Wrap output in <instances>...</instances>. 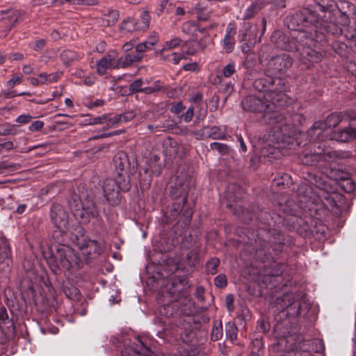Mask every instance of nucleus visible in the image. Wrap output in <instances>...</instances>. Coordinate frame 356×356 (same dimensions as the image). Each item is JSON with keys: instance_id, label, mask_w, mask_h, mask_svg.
Instances as JSON below:
<instances>
[{"instance_id": "40", "label": "nucleus", "mask_w": 356, "mask_h": 356, "mask_svg": "<svg viewBox=\"0 0 356 356\" xmlns=\"http://www.w3.org/2000/svg\"><path fill=\"white\" fill-rule=\"evenodd\" d=\"M15 128V125L10 124L0 127V136L15 135L16 134Z\"/></svg>"}, {"instance_id": "43", "label": "nucleus", "mask_w": 356, "mask_h": 356, "mask_svg": "<svg viewBox=\"0 0 356 356\" xmlns=\"http://www.w3.org/2000/svg\"><path fill=\"white\" fill-rule=\"evenodd\" d=\"M246 54L247 56L243 62V66L244 67L249 69L254 65V64L256 63V59L254 54L249 53V51Z\"/></svg>"}, {"instance_id": "2", "label": "nucleus", "mask_w": 356, "mask_h": 356, "mask_svg": "<svg viewBox=\"0 0 356 356\" xmlns=\"http://www.w3.org/2000/svg\"><path fill=\"white\" fill-rule=\"evenodd\" d=\"M326 1L325 3V0H322V3H319L320 13L304 9L296 13L291 17V21L298 26H308L309 24H311L316 28V32L318 29L322 34L330 32L334 33L332 30V27H334V17L330 10L332 6V1L331 0Z\"/></svg>"}, {"instance_id": "1", "label": "nucleus", "mask_w": 356, "mask_h": 356, "mask_svg": "<svg viewBox=\"0 0 356 356\" xmlns=\"http://www.w3.org/2000/svg\"><path fill=\"white\" fill-rule=\"evenodd\" d=\"M241 104L244 111L263 113L265 122L272 127L268 135L270 142L279 143L290 136L291 127L277 110L282 104L269 98L264 99L262 93H259L246 96Z\"/></svg>"}, {"instance_id": "34", "label": "nucleus", "mask_w": 356, "mask_h": 356, "mask_svg": "<svg viewBox=\"0 0 356 356\" xmlns=\"http://www.w3.org/2000/svg\"><path fill=\"white\" fill-rule=\"evenodd\" d=\"M164 90V87L161 84L160 81H156L154 83L152 86L145 87L142 90V92L149 95Z\"/></svg>"}, {"instance_id": "5", "label": "nucleus", "mask_w": 356, "mask_h": 356, "mask_svg": "<svg viewBox=\"0 0 356 356\" xmlns=\"http://www.w3.org/2000/svg\"><path fill=\"white\" fill-rule=\"evenodd\" d=\"M342 121L341 114L333 113L327 116L325 121L315 122L312 127L307 131L309 140H321L322 134L327 128H334L339 125Z\"/></svg>"}, {"instance_id": "22", "label": "nucleus", "mask_w": 356, "mask_h": 356, "mask_svg": "<svg viewBox=\"0 0 356 356\" xmlns=\"http://www.w3.org/2000/svg\"><path fill=\"white\" fill-rule=\"evenodd\" d=\"M159 55L164 61L175 65L178 64L182 58H185L183 54L170 52L169 51H163L162 49L160 50Z\"/></svg>"}, {"instance_id": "31", "label": "nucleus", "mask_w": 356, "mask_h": 356, "mask_svg": "<svg viewBox=\"0 0 356 356\" xmlns=\"http://www.w3.org/2000/svg\"><path fill=\"white\" fill-rule=\"evenodd\" d=\"M208 136L215 140L224 139L225 131L218 127H212L209 128Z\"/></svg>"}, {"instance_id": "51", "label": "nucleus", "mask_w": 356, "mask_h": 356, "mask_svg": "<svg viewBox=\"0 0 356 356\" xmlns=\"http://www.w3.org/2000/svg\"><path fill=\"white\" fill-rule=\"evenodd\" d=\"M194 114V108L193 106L189 107L186 113L182 115L184 122H189L193 117Z\"/></svg>"}, {"instance_id": "59", "label": "nucleus", "mask_w": 356, "mask_h": 356, "mask_svg": "<svg viewBox=\"0 0 356 356\" xmlns=\"http://www.w3.org/2000/svg\"><path fill=\"white\" fill-rule=\"evenodd\" d=\"M259 328L262 332H267L270 330L269 323L264 319L259 321Z\"/></svg>"}, {"instance_id": "9", "label": "nucleus", "mask_w": 356, "mask_h": 356, "mask_svg": "<svg viewBox=\"0 0 356 356\" xmlns=\"http://www.w3.org/2000/svg\"><path fill=\"white\" fill-rule=\"evenodd\" d=\"M76 245L86 260L100 254L104 250V245L95 240L87 239L83 236L76 237Z\"/></svg>"}, {"instance_id": "26", "label": "nucleus", "mask_w": 356, "mask_h": 356, "mask_svg": "<svg viewBox=\"0 0 356 356\" xmlns=\"http://www.w3.org/2000/svg\"><path fill=\"white\" fill-rule=\"evenodd\" d=\"M119 30L122 34L136 31L134 19L131 17L124 19L119 25Z\"/></svg>"}, {"instance_id": "55", "label": "nucleus", "mask_w": 356, "mask_h": 356, "mask_svg": "<svg viewBox=\"0 0 356 356\" xmlns=\"http://www.w3.org/2000/svg\"><path fill=\"white\" fill-rule=\"evenodd\" d=\"M226 307L229 312L234 310V296L232 294H228L225 298Z\"/></svg>"}, {"instance_id": "11", "label": "nucleus", "mask_w": 356, "mask_h": 356, "mask_svg": "<svg viewBox=\"0 0 356 356\" xmlns=\"http://www.w3.org/2000/svg\"><path fill=\"white\" fill-rule=\"evenodd\" d=\"M26 13L20 9L8 8L0 10V22H3L10 27L24 19Z\"/></svg>"}, {"instance_id": "60", "label": "nucleus", "mask_w": 356, "mask_h": 356, "mask_svg": "<svg viewBox=\"0 0 356 356\" xmlns=\"http://www.w3.org/2000/svg\"><path fill=\"white\" fill-rule=\"evenodd\" d=\"M204 289L202 286H197L195 290V296L198 301L204 300Z\"/></svg>"}, {"instance_id": "38", "label": "nucleus", "mask_w": 356, "mask_h": 356, "mask_svg": "<svg viewBox=\"0 0 356 356\" xmlns=\"http://www.w3.org/2000/svg\"><path fill=\"white\" fill-rule=\"evenodd\" d=\"M134 117V115L131 112H127L124 114H120L117 116H115L114 118H113V122H128L133 119Z\"/></svg>"}, {"instance_id": "33", "label": "nucleus", "mask_w": 356, "mask_h": 356, "mask_svg": "<svg viewBox=\"0 0 356 356\" xmlns=\"http://www.w3.org/2000/svg\"><path fill=\"white\" fill-rule=\"evenodd\" d=\"M220 264V260L216 258L213 257L211 259L206 265L207 267V272L211 275H214L218 271V267Z\"/></svg>"}, {"instance_id": "44", "label": "nucleus", "mask_w": 356, "mask_h": 356, "mask_svg": "<svg viewBox=\"0 0 356 356\" xmlns=\"http://www.w3.org/2000/svg\"><path fill=\"white\" fill-rule=\"evenodd\" d=\"M227 280L226 276L223 274H220L214 279V284L217 287L223 288L227 286Z\"/></svg>"}, {"instance_id": "63", "label": "nucleus", "mask_w": 356, "mask_h": 356, "mask_svg": "<svg viewBox=\"0 0 356 356\" xmlns=\"http://www.w3.org/2000/svg\"><path fill=\"white\" fill-rule=\"evenodd\" d=\"M149 42V44H152L154 46L159 41L158 35L156 33H152L149 37L147 40Z\"/></svg>"}, {"instance_id": "21", "label": "nucleus", "mask_w": 356, "mask_h": 356, "mask_svg": "<svg viewBox=\"0 0 356 356\" xmlns=\"http://www.w3.org/2000/svg\"><path fill=\"white\" fill-rule=\"evenodd\" d=\"M151 16L147 10H143L140 15V19L135 21L136 31H146L149 27Z\"/></svg>"}, {"instance_id": "32", "label": "nucleus", "mask_w": 356, "mask_h": 356, "mask_svg": "<svg viewBox=\"0 0 356 356\" xmlns=\"http://www.w3.org/2000/svg\"><path fill=\"white\" fill-rule=\"evenodd\" d=\"M226 337L232 341L237 338V327L234 323L229 322L225 325Z\"/></svg>"}, {"instance_id": "17", "label": "nucleus", "mask_w": 356, "mask_h": 356, "mask_svg": "<svg viewBox=\"0 0 356 356\" xmlns=\"http://www.w3.org/2000/svg\"><path fill=\"white\" fill-rule=\"evenodd\" d=\"M181 30L182 32L188 35L192 40H197L199 34H204L205 29L200 28L196 23L188 21L182 24Z\"/></svg>"}, {"instance_id": "56", "label": "nucleus", "mask_w": 356, "mask_h": 356, "mask_svg": "<svg viewBox=\"0 0 356 356\" xmlns=\"http://www.w3.org/2000/svg\"><path fill=\"white\" fill-rule=\"evenodd\" d=\"M106 182H109V180H106L104 182V184H103V192H104V195L105 197V198L109 201L110 200V195H111V189L109 186V184H106Z\"/></svg>"}, {"instance_id": "13", "label": "nucleus", "mask_w": 356, "mask_h": 356, "mask_svg": "<svg viewBox=\"0 0 356 356\" xmlns=\"http://www.w3.org/2000/svg\"><path fill=\"white\" fill-rule=\"evenodd\" d=\"M297 51L299 52V59L304 64H307V62L318 63L322 58V54L320 52L309 46L300 44Z\"/></svg>"}, {"instance_id": "45", "label": "nucleus", "mask_w": 356, "mask_h": 356, "mask_svg": "<svg viewBox=\"0 0 356 356\" xmlns=\"http://www.w3.org/2000/svg\"><path fill=\"white\" fill-rule=\"evenodd\" d=\"M210 42V38L204 35L203 37L198 40L197 44L200 49L204 50L209 45Z\"/></svg>"}, {"instance_id": "50", "label": "nucleus", "mask_w": 356, "mask_h": 356, "mask_svg": "<svg viewBox=\"0 0 356 356\" xmlns=\"http://www.w3.org/2000/svg\"><path fill=\"white\" fill-rule=\"evenodd\" d=\"M32 118V116L29 114H22L18 116L15 121L19 124H26L29 123Z\"/></svg>"}, {"instance_id": "10", "label": "nucleus", "mask_w": 356, "mask_h": 356, "mask_svg": "<svg viewBox=\"0 0 356 356\" xmlns=\"http://www.w3.org/2000/svg\"><path fill=\"white\" fill-rule=\"evenodd\" d=\"M117 159L120 160L118 164H116L118 172L117 177L115 178V183L118 191H127L129 190L130 184L128 177L124 172V168L127 161V156L124 152H119L114 156V161L117 163Z\"/></svg>"}, {"instance_id": "15", "label": "nucleus", "mask_w": 356, "mask_h": 356, "mask_svg": "<svg viewBox=\"0 0 356 356\" xmlns=\"http://www.w3.org/2000/svg\"><path fill=\"white\" fill-rule=\"evenodd\" d=\"M11 263V250L7 239L4 236L0 237V266L2 268L8 267Z\"/></svg>"}, {"instance_id": "35", "label": "nucleus", "mask_w": 356, "mask_h": 356, "mask_svg": "<svg viewBox=\"0 0 356 356\" xmlns=\"http://www.w3.org/2000/svg\"><path fill=\"white\" fill-rule=\"evenodd\" d=\"M222 337V323H216L213 326L211 337L213 341H218Z\"/></svg>"}, {"instance_id": "23", "label": "nucleus", "mask_w": 356, "mask_h": 356, "mask_svg": "<svg viewBox=\"0 0 356 356\" xmlns=\"http://www.w3.org/2000/svg\"><path fill=\"white\" fill-rule=\"evenodd\" d=\"M97 73L99 75H104L106 71L111 67V56L106 55L97 61Z\"/></svg>"}, {"instance_id": "58", "label": "nucleus", "mask_w": 356, "mask_h": 356, "mask_svg": "<svg viewBox=\"0 0 356 356\" xmlns=\"http://www.w3.org/2000/svg\"><path fill=\"white\" fill-rule=\"evenodd\" d=\"M146 51L145 49L144 48V46L140 43L136 46V54L135 56H140V61L143 58L144 53Z\"/></svg>"}, {"instance_id": "4", "label": "nucleus", "mask_w": 356, "mask_h": 356, "mask_svg": "<svg viewBox=\"0 0 356 356\" xmlns=\"http://www.w3.org/2000/svg\"><path fill=\"white\" fill-rule=\"evenodd\" d=\"M253 87L259 92H263L264 98H269L277 103L282 104L285 97L284 92L286 87L284 81L280 77L268 75L264 72L263 76L256 79L253 82Z\"/></svg>"}, {"instance_id": "27", "label": "nucleus", "mask_w": 356, "mask_h": 356, "mask_svg": "<svg viewBox=\"0 0 356 356\" xmlns=\"http://www.w3.org/2000/svg\"><path fill=\"white\" fill-rule=\"evenodd\" d=\"M178 305L177 303H170L163 305L159 309V312L161 316L166 318H170L177 312Z\"/></svg>"}, {"instance_id": "18", "label": "nucleus", "mask_w": 356, "mask_h": 356, "mask_svg": "<svg viewBox=\"0 0 356 356\" xmlns=\"http://www.w3.org/2000/svg\"><path fill=\"white\" fill-rule=\"evenodd\" d=\"M333 138L339 142H349L356 139V129L349 125L333 134Z\"/></svg>"}, {"instance_id": "62", "label": "nucleus", "mask_w": 356, "mask_h": 356, "mask_svg": "<svg viewBox=\"0 0 356 356\" xmlns=\"http://www.w3.org/2000/svg\"><path fill=\"white\" fill-rule=\"evenodd\" d=\"M22 81V77L21 76H17L13 79H10L7 82V86L9 88H13L15 85L19 84Z\"/></svg>"}, {"instance_id": "29", "label": "nucleus", "mask_w": 356, "mask_h": 356, "mask_svg": "<svg viewBox=\"0 0 356 356\" xmlns=\"http://www.w3.org/2000/svg\"><path fill=\"white\" fill-rule=\"evenodd\" d=\"M180 309L187 316L190 315L195 309L194 303L188 297H184L180 300Z\"/></svg>"}, {"instance_id": "53", "label": "nucleus", "mask_w": 356, "mask_h": 356, "mask_svg": "<svg viewBox=\"0 0 356 356\" xmlns=\"http://www.w3.org/2000/svg\"><path fill=\"white\" fill-rule=\"evenodd\" d=\"M63 72L60 71H57L51 74H48L49 83H50L57 81L60 78Z\"/></svg>"}, {"instance_id": "49", "label": "nucleus", "mask_w": 356, "mask_h": 356, "mask_svg": "<svg viewBox=\"0 0 356 356\" xmlns=\"http://www.w3.org/2000/svg\"><path fill=\"white\" fill-rule=\"evenodd\" d=\"M264 3H272L276 8H284L286 5L284 0H263Z\"/></svg>"}, {"instance_id": "61", "label": "nucleus", "mask_w": 356, "mask_h": 356, "mask_svg": "<svg viewBox=\"0 0 356 356\" xmlns=\"http://www.w3.org/2000/svg\"><path fill=\"white\" fill-rule=\"evenodd\" d=\"M57 0H32L31 4L33 6H40V5H44V4H50L56 3Z\"/></svg>"}, {"instance_id": "16", "label": "nucleus", "mask_w": 356, "mask_h": 356, "mask_svg": "<svg viewBox=\"0 0 356 356\" xmlns=\"http://www.w3.org/2000/svg\"><path fill=\"white\" fill-rule=\"evenodd\" d=\"M96 214V209L92 203L87 207H82L81 209H76L74 213L79 222L83 224L88 222L91 218H95Z\"/></svg>"}, {"instance_id": "12", "label": "nucleus", "mask_w": 356, "mask_h": 356, "mask_svg": "<svg viewBox=\"0 0 356 356\" xmlns=\"http://www.w3.org/2000/svg\"><path fill=\"white\" fill-rule=\"evenodd\" d=\"M337 156V154L336 152L330 151L323 154L321 152H317L304 154L301 157V161L305 165H312L323 159L327 161H331L332 159Z\"/></svg>"}, {"instance_id": "20", "label": "nucleus", "mask_w": 356, "mask_h": 356, "mask_svg": "<svg viewBox=\"0 0 356 356\" xmlns=\"http://www.w3.org/2000/svg\"><path fill=\"white\" fill-rule=\"evenodd\" d=\"M187 186H185L184 182L177 178L175 184L170 186V194L175 198L184 195L183 202L185 203L186 202L185 195L187 193Z\"/></svg>"}, {"instance_id": "8", "label": "nucleus", "mask_w": 356, "mask_h": 356, "mask_svg": "<svg viewBox=\"0 0 356 356\" xmlns=\"http://www.w3.org/2000/svg\"><path fill=\"white\" fill-rule=\"evenodd\" d=\"M258 26L250 22L244 23L239 30L238 40L243 42L241 49L243 53H248L257 42Z\"/></svg>"}, {"instance_id": "46", "label": "nucleus", "mask_w": 356, "mask_h": 356, "mask_svg": "<svg viewBox=\"0 0 356 356\" xmlns=\"http://www.w3.org/2000/svg\"><path fill=\"white\" fill-rule=\"evenodd\" d=\"M44 122L42 121L36 120L33 122L29 127V131L33 132L40 131L44 127Z\"/></svg>"}, {"instance_id": "6", "label": "nucleus", "mask_w": 356, "mask_h": 356, "mask_svg": "<svg viewBox=\"0 0 356 356\" xmlns=\"http://www.w3.org/2000/svg\"><path fill=\"white\" fill-rule=\"evenodd\" d=\"M50 216L56 229L53 236L58 241L68 229V215L64 209L58 204L53 205Z\"/></svg>"}, {"instance_id": "39", "label": "nucleus", "mask_w": 356, "mask_h": 356, "mask_svg": "<svg viewBox=\"0 0 356 356\" xmlns=\"http://www.w3.org/2000/svg\"><path fill=\"white\" fill-rule=\"evenodd\" d=\"M236 72V65L234 62L227 64L222 70V75L224 77H230Z\"/></svg>"}, {"instance_id": "52", "label": "nucleus", "mask_w": 356, "mask_h": 356, "mask_svg": "<svg viewBox=\"0 0 356 356\" xmlns=\"http://www.w3.org/2000/svg\"><path fill=\"white\" fill-rule=\"evenodd\" d=\"M185 109V106L181 102H178L170 107V111L175 114H179Z\"/></svg>"}, {"instance_id": "57", "label": "nucleus", "mask_w": 356, "mask_h": 356, "mask_svg": "<svg viewBox=\"0 0 356 356\" xmlns=\"http://www.w3.org/2000/svg\"><path fill=\"white\" fill-rule=\"evenodd\" d=\"M184 48L186 49V50H184V51L187 55H194L197 52L196 49L193 47L191 42H186Z\"/></svg>"}, {"instance_id": "48", "label": "nucleus", "mask_w": 356, "mask_h": 356, "mask_svg": "<svg viewBox=\"0 0 356 356\" xmlns=\"http://www.w3.org/2000/svg\"><path fill=\"white\" fill-rule=\"evenodd\" d=\"M46 44V40L44 39L37 40L34 42L32 49L34 51H39L42 50Z\"/></svg>"}, {"instance_id": "41", "label": "nucleus", "mask_w": 356, "mask_h": 356, "mask_svg": "<svg viewBox=\"0 0 356 356\" xmlns=\"http://www.w3.org/2000/svg\"><path fill=\"white\" fill-rule=\"evenodd\" d=\"M252 354L254 356H259V352L263 348L262 341L259 339H255L252 341Z\"/></svg>"}, {"instance_id": "19", "label": "nucleus", "mask_w": 356, "mask_h": 356, "mask_svg": "<svg viewBox=\"0 0 356 356\" xmlns=\"http://www.w3.org/2000/svg\"><path fill=\"white\" fill-rule=\"evenodd\" d=\"M235 29L231 24H229L226 29V33L223 39L224 49L227 53L233 51L235 44L234 36Z\"/></svg>"}, {"instance_id": "36", "label": "nucleus", "mask_w": 356, "mask_h": 356, "mask_svg": "<svg viewBox=\"0 0 356 356\" xmlns=\"http://www.w3.org/2000/svg\"><path fill=\"white\" fill-rule=\"evenodd\" d=\"M181 39L179 38H174L168 41H166L163 48L161 49L163 51H170L177 47L181 43Z\"/></svg>"}, {"instance_id": "14", "label": "nucleus", "mask_w": 356, "mask_h": 356, "mask_svg": "<svg viewBox=\"0 0 356 356\" xmlns=\"http://www.w3.org/2000/svg\"><path fill=\"white\" fill-rule=\"evenodd\" d=\"M283 301L288 302L286 305L287 312L291 315H299L307 310V304L295 299L293 295H286L284 296Z\"/></svg>"}, {"instance_id": "64", "label": "nucleus", "mask_w": 356, "mask_h": 356, "mask_svg": "<svg viewBox=\"0 0 356 356\" xmlns=\"http://www.w3.org/2000/svg\"><path fill=\"white\" fill-rule=\"evenodd\" d=\"M135 45V42L133 40H130L129 42H125L122 47V49L124 51V52H128L129 51H130L131 49H133V47H134Z\"/></svg>"}, {"instance_id": "25", "label": "nucleus", "mask_w": 356, "mask_h": 356, "mask_svg": "<svg viewBox=\"0 0 356 356\" xmlns=\"http://www.w3.org/2000/svg\"><path fill=\"white\" fill-rule=\"evenodd\" d=\"M140 56H135V54H128L124 56H122L118 61V67L126 68L131 65L134 63L140 62Z\"/></svg>"}, {"instance_id": "42", "label": "nucleus", "mask_w": 356, "mask_h": 356, "mask_svg": "<svg viewBox=\"0 0 356 356\" xmlns=\"http://www.w3.org/2000/svg\"><path fill=\"white\" fill-rule=\"evenodd\" d=\"M143 85V81L142 79L139 78V79L135 80L134 82H132L129 85V90L131 92H142V90L144 88L142 87Z\"/></svg>"}, {"instance_id": "30", "label": "nucleus", "mask_w": 356, "mask_h": 356, "mask_svg": "<svg viewBox=\"0 0 356 356\" xmlns=\"http://www.w3.org/2000/svg\"><path fill=\"white\" fill-rule=\"evenodd\" d=\"M264 6V3H253L248 6L244 12L243 19H248L254 16Z\"/></svg>"}, {"instance_id": "3", "label": "nucleus", "mask_w": 356, "mask_h": 356, "mask_svg": "<svg viewBox=\"0 0 356 356\" xmlns=\"http://www.w3.org/2000/svg\"><path fill=\"white\" fill-rule=\"evenodd\" d=\"M47 261L54 273L60 268L67 270H78L81 267V260L70 246L59 244L51 248V255L47 258Z\"/></svg>"}, {"instance_id": "28", "label": "nucleus", "mask_w": 356, "mask_h": 356, "mask_svg": "<svg viewBox=\"0 0 356 356\" xmlns=\"http://www.w3.org/2000/svg\"><path fill=\"white\" fill-rule=\"evenodd\" d=\"M80 56L71 50H64L60 54V58L65 65H69L74 61L78 60Z\"/></svg>"}, {"instance_id": "24", "label": "nucleus", "mask_w": 356, "mask_h": 356, "mask_svg": "<svg viewBox=\"0 0 356 356\" xmlns=\"http://www.w3.org/2000/svg\"><path fill=\"white\" fill-rule=\"evenodd\" d=\"M191 13L197 15V17L202 21H206L209 17L207 8L202 3H197L191 8Z\"/></svg>"}, {"instance_id": "47", "label": "nucleus", "mask_w": 356, "mask_h": 356, "mask_svg": "<svg viewBox=\"0 0 356 356\" xmlns=\"http://www.w3.org/2000/svg\"><path fill=\"white\" fill-rule=\"evenodd\" d=\"M70 2L72 4H76V5H92L95 3V0H60V3H63V2Z\"/></svg>"}, {"instance_id": "37", "label": "nucleus", "mask_w": 356, "mask_h": 356, "mask_svg": "<svg viewBox=\"0 0 356 356\" xmlns=\"http://www.w3.org/2000/svg\"><path fill=\"white\" fill-rule=\"evenodd\" d=\"M211 149L213 150H217L222 154H227L229 152V147L223 143L213 142L210 144Z\"/></svg>"}, {"instance_id": "7", "label": "nucleus", "mask_w": 356, "mask_h": 356, "mask_svg": "<svg viewBox=\"0 0 356 356\" xmlns=\"http://www.w3.org/2000/svg\"><path fill=\"white\" fill-rule=\"evenodd\" d=\"M293 64L292 58L287 54H283L270 58L266 67V74L280 77L289 69Z\"/></svg>"}, {"instance_id": "54", "label": "nucleus", "mask_w": 356, "mask_h": 356, "mask_svg": "<svg viewBox=\"0 0 356 356\" xmlns=\"http://www.w3.org/2000/svg\"><path fill=\"white\" fill-rule=\"evenodd\" d=\"M197 257V254L195 251H190L187 255L186 259L188 260V265L190 266H195V260L196 259Z\"/></svg>"}]
</instances>
